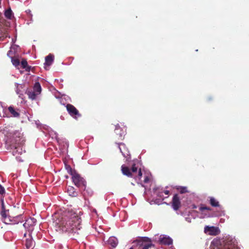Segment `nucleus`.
Segmentation results:
<instances>
[{"mask_svg": "<svg viewBox=\"0 0 249 249\" xmlns=\"http://www.w3.org/2000/svg\"><path fill=\"white\" fill-rule=\"evenodd\" d=\"M81 217L73 211L68 212L61 218L59 224L63 232L79 234L78 231L82 229Z\"/></svg>", "mask_w": 249, "mask_h": 249, "instance_id": "1", "label": "nucleus"}, {"mask_svg": "<svg viewBox=\"0 0 249 249\" xmlns=\"http://www.w3.org/2000/svg\"><path fill=\"white\" fill-rule=\"evenodd\" d=\"M136 244L137 249H149L155 247L150 238L147 237H142L138 240L134 241L133 243Z\"/></svg>", "mask_w": 249, "mask_h": 249, "instance_id": "2", "label": "nucleus"}, {"mask_svg": "<svg viewBox=\"0 0 249 249\" xmlns=\"http://www.w3.org/2000/svg\"><path fill=\"white\" fill-rule=\"evenodd\" d=\"M71 179L76 186L81 190H85L87 182L77 172L71 176Z\"/></svg>", "mask_w": 249, "mask_h": 249, "instance_id": "3", "label": "nucleus"}, {"mask_svg": "<svg viewBox=\"0 0 249 249\" xmlns=\"http://www.w3.org/2000/svg\"><path fill=\"white\" fill-rule=\"evenodd\" d=\"M66 109L69 114L72 117L77 119L81 117V114L76 107L71 104H68L66 105Z\"/></svg>", "mask_w": 249, "mask_h": 249, "instance_id": "4", "label": "nucleus"}, {"mask_svg": "<svg viewBox=\"0 0 249 249\" xmlns=\"http://www.w3.org/2000/svg\"><path fill=\"white\" fill-rule=\"evenodd\" d=\"M214 249H239L237 246L231 240L227 241L223 244H220Z\"/></svg>", "mask_w": 249, "mask_h": 249, "instance_id": "5", "label": "nucleus"}, {"mask_svg": "<svg viewBox=\"0 0 249 249\" xmlns=\"http://www.w3.org/2000/svg\"><path fill=\"white\" fill-rule=\"evenodd\" d=\"M204 232L209 235L215 236L218 235L220 231L218 227L206 226L204 228Z\"/></svg>", "mask_w": 249, "mask_h": 249, "instance_id": "6", "label": "nucleus"}, {"mask_svg": "<svg viewBox=\"0 0 249 249\" xmlns=\"http://www.w3.org/2000/svg\"><path fill=\"white\" fill-rule=\"evenodd\" d=\"M172 207L175 211L178 210L181 207V202L178 194H175L172 200Z\"/></svg>", "mask_w": 249, "mask_h": 249, "instance_id": "7", "label": "nucleus"}, {"mask_svg": "<svg viewBox=\"0 0 249 249\" xmlns=\"http://www.w3.org/2000/svg\"><path fill=\"white\" fill-rule=\"evenodd\" d=\"M36 220L35 218L30 217L26 220L23 225L25 229H28L29 231L32 230L33 227L36 224Z\"/></svg>", "mask_w": 249, "mask_h": 249, "instance_id": "8", "label": "nucleus"}, {"mask_svg": "<svg viewBox=\"0 0 249 249\" xmlns=\"http://www.w3.org/2000/svg\"><path fill=\"white\" fill-rule=\"evenodd\" d=\"M121 171L123 175L130 178H135L134 175L131 172L130 169L125 165H122L121 166Z\"/></svg>", "mask_w": 249, "mask_h": 249, "instance_id": "9", "label": "nucleus"}, {"mask_svg": "<svg viewBox=\"0 0 249 249\" xmlns=\"http://www.w3.org/2000/svg\"><path fill=\"white\" fill-rule=\"evenodd\" d=\"M54 60V56L52 54H49L45 57V62L44 63V68L47 69V67H49L52 65Z\"/></svg>", "mask_w": 249, "mask_h": 249, "instance_id": "10", "label": "nucleus"}, {"mask_svg": "<svg viewBox=\"0 0 249 249\" xmlns=\"http://www.w3.org/2000/svg\"><path fill=\"white\" fill-rule=\"evenodd\" d=\"M119 148L124 157L127 158L129 156V152L124 143H120L119 145Z\"/></svg>", "mask_w": 249, "mask_h": 249, "instance_id": "11", "label": "nucleus"}, {"mask_svg": "<svg viewBox=\"0 0 249 249\" xmlns=\"http://www.w3.org/2000/svg\"><path fill=\"white\" fill-rule=\"evenodd\" d=\"M160 244L165 245H170L173 243L172 239L168 237H164L161 238H160L159 240Z\"/></svg>", "mask_w": 249, "mask_h": 249, "instance_id": "12", "label": "nucleus"}, {"mask_svg": "<svg viewBox=\"0 0 249 249\" xmlns=\"http://www.w3.org/2000/svg\"><path fill=\"white\" fill-rule=\"evenodd\" d=\"M9 112L11 114V117L18 118L20 116L19 113L18 112V110H16L14 107L12 106H10L8 108Z\"/></svg>", "mask_w": 249, "mask_h": 249, "instance_id": "13", "label": "nucleus"}, {"mask_svg": "<svg viewBox=\"0 0 249 249\" xmlns=\"http://www.w3.org/2000/svg\"><path fill=\"white\" fill-rule=\"evenodd\" d=\"M107 243L108 245H110L112 247L115 248L117 246L118 244V240L115 237H110L107 240Z\"/></svg>", "mask_w": 249, "mask_h": 249, "instance_id": "14", "label": "nucleus"}, {"mask_svg": "<svg viewBox=\"0 0 249 249\" xmlns=\"http://www.w3.org/2000/svg\"><path fill=\"white\" fill-rule=\"evenodd\" d=\"M22 221H23V218L22 217L21 214H20L18 216L13 217L12 220L9 219V221L12 222L11 223L12 224H18L19 222H22Z\"/></svg>", "mask_w": 249, "mask_h": 249, "instance_id": "15", "label": "nucleus"}, {"mask_svg": "<svg viewBox=\"0 0 249 249\" xmlns=\"http://www.w3.org/2000/svg\"><path fill=\"white\" fill-rule=\"evenodd\" d=\"M21 66L22 69H25L27 71H30L31 66L28 65L27 61L26 59H23L21 62Z\"/></svg>", "mask_w": 249, "mask_h": 249, "instance_id": "16", "label": "nucleus"}, {"mask_svg": "<svg viewBox=\"0 0 249 249\" xmlns=\"http://www.w3.org/2000/svg\"><path fill=\"white\" fill-rule=\"evenodd\" d=\"M68 193L71 196H76L77 195V192L75 191L74 187L69 186L67 189Z\"/></svg>", "mask_w": 249, "mask_h": 249, "instance_id": "17", "label": "nucleus"}, {"mask_svg": "<svg viewBox=\"0 0 249 249\" xmlns=\"http://www.w3.org/2000/svg\"><path fill=\"white\" fill-rule=\"evenodd\" d=\"M27 94L28 97L32 100L35 99L38 95L35 91L32 90L27 91Z\"/></svg>", "mask_w": 249, "mask_h": 249, "instance_id": "18", "label": "nucleus"}, {"mask_svg": "<svg viewBox=\"0 0 249 249\" xmlns=\"http://www.w3.org/2000/svg\"><path fill=\"white\" fill-rule=\"evenodd\" d=\"M33 90L35 91L37 94L40 93L41 91V86L39 82H36L34 86Z\"/></svg>", "mask_w": 249, "mask_h": 249, "instance_id": "19", "label": "nucleus"}, {"mask_svg": "<svg viewBox=\"0 0 249 249\" xmlns=\"http://www.w3.org/2000/svg\"><path fill=\"white\" fill-rule=\"evenodd\" d=\"M210 203L212 206L214 207H219L220 206L219 202L212 197H210Z\"/></svg>", "mask_w": 249, "mask_h": 249, "instance_id": "20", "label": "nucleus"}, {"mask_svg": "<svg viewBox=\"0 0 249 249\" xmlns=\"http://www.w3.org/2000/svg\"><path fill=\"white\" fill-rule=\"evenodd\" d=\"M33 242L32 239L30 238H27L25 240V245L26 246L27 249H29L31 248L33 246Z\"/></svg>", "mask_w": 249, "mask_h": 249, "instance_id": "21", "label": "nucleus"}, {"mask_svg": "<svg viewBox=\"0 0 249 249\" xmlns=\"http://www.w3.org/2000/svg\"><path fill=\"white\" fill-rule=\"evenodd\" d=\"M65 169L67 171L68 173L71 176L73 175L76 172L75 170H73L70 165L65 164Z\"/></svg>", "mask_w": 249, "mask_h": 249, "instance_id": "22", "label": "nucleus"}, {"mask_svg": "<svg viewBox=\"0 0 249 249\" xmlns=\"http://www.w3.org/2000/svg\"><path fill=\"white\" fill-rule=\"evenodd\" d=\"M11 61L13 65L16 67H18L20 65L19 60L16 57H11Z\"/></svg>", "mask_w": 249, "mask_h": 249, "instance_id": "23", "label": "nucleus"}, {"mask_svg": "<svg viewBox=\"0 0 249 249\" xmlns=\"http://www.w3.org/2000/svg\"><path fill=\"white\" fill-rule=\"evenodd\" d=\"M12 15L13 13L11 9L6 10L4 13L5 17L8 19H11Z\"/></svg>", "mask_w": 249, "mask_h": 249, "instance_id": "24", "label": "nucleus"}, {"mask_svg": "<svg viewBox=\"0 0 249 249\" xmlns=\"http://www.w3.org/2000/svg\"><path fill=\"white\" fill-rule=\"evenodd\" d=\"M22 148L20 147L16 146L15 147V149L13 151V153L14 155H16L17 154H20L22 153Z\"/></svg>", "mask_w": 249, "mask_h": 249, "instance_id": "25", "label": "nucleus"}, {"mask_svg": "<svg viewBox=\"0 0 249 249\" xmlns=\"http://www.w3.org/2000/svg\"><path fill=\"white\" fill-rule=\"evenodd\" d=\"M177 189L180 194H184L188 192L187 188L186 187H178L177 188Z\"/></svg>", "mask_w": 249, "mask_h": 249, "instance_id": "26", "label": "nucleus"}, {"mask_svg": "<svg viewBox=\"0 0 249 249\" xmlns=\"http://www.w3.org/2000/svg\"><path fill=\"white\" fill-rule=\"evenodd\" d=\"M199 210L200 211L203 212L204 210L211 211L212 209L209 207H207L203 204H201L199 208Z\"/></svg>", "mask_w": 249, "mask_h": 249, "instance_id": "27", "label": "nucleus"}, {"mask_svg": "<svg viewBox=\"0 0 249 249\" xmlns=\"http://www.w3.org/2000/svg\"><path fill=\"white\" fill-rule=\"evenodd\" d=\"M131 172L132 173V174L133 175L134 173H137L138 171V167L136 166V164L134 163L131 169H130Z\"/></svg>", "mask_w": 249, "mask_h": 249, "instance_id": "28", "label": "nucleus"}, {"mask_svg": "<svg viewBox=\"0 0 249 249\" xmlns=\"http://www.w3.org/2000/svg\"><path fill=\"white\" fill-rule=\"evenodd\" d=\"M5 193V189L3 187H2L0 184V195H3Z\"/></svg>", "mask_w": 249, "mask_h": 249, "instance_id": "29", "label": "nucleus"}, {"mask_svg": "<svg viewBox=\"0 0 249 249\" xmlns=\"http://www.w3.org/2000/svg\"><path fill=\"white\" fill-rule=\"evenodd\" d=\"M1 216H2L3 218H4L5 220H6V218H7V216H6V213H5V211L3 210V211H1Z\"/></svg>", "mask_w": 249, "mask_h": 249, "instance_id": "30", "label": "nucleus"}, {"mask_svg": "<svg viewBox=\"0 0 249 249\" xmlns=\"http://www.w3.org/2000/svg\"><path fill=\"white\" fill-rule=\"evenodd\" d=\"M7 36V35L6 33H3V35L0 36V40H3L4 38H6Z\"/></svg>", "mask_w": 249, "mask_h": 249, "instance_id": "31", "label": "nucleus"}, {"mask_svg": "<svg viewBox=\"0 0 249 249\" xmlns=\"http://www.w3.org/2000/svg\"><path fill=\"white\" fill-rule=\"evenodd\" d=\"M142 176V171H141V169L140 168L139 169V171H138V177L139 178V179H140L141 178Z\"/></svg>", "mask_w": 249, "mask_h": 249, "instance_id": "32", "label": "nucleus"}, {"mask_svg": "<svg viewBox=\"0 0 249 249\" xmlns=\"http://www.w3.org/2000/svg\"><path fill=\"white\" fill-rule=\"evenodd\" d=\"M149 178L148 177H145L144 179V183H147L149 181Z\"/></svg>", "mask_w": 249, "mask_h": 249, "instance_id": "33", "label": "nucleus"}, {"mask_svg": "<svg viewBox=\"0 0 249 249\" xmlns=\"http://www.w3.org/2000/svg\"><path fill=\"white\" fill-rule=\"evenodd\" d=\"M129 249H137V248L136 247V244H133V246L130 248Z\"/></svg>", "mask_w": 249, "mask_h": 249, "instance_id": "34", "label": "nucleus"}, {"mask_svg": "<svg viewBox=\"0 0 249 249\" xmlns=\"http://www.w3.org/2000/svg\"><path fill=\"white\" fill-rule=\"evenodd\" d=\"M164 192V193L165 195H169V191H168V190H165V191H164V192Z\"/></svg>", "mask_w": 249, "mask_h": 249, "instance_id": "35", "label": "nucleus"}, {"mask_svg": "<svg viewBox=\"0 0 249 249\" xmlns=\"http://www.w3.org/2000/svg\"><path fill=\"white\" fill-rule=\"evenodd\" d=\"M1 203H2V209H4V203H3V199H1Z\"/></svg>", "mask_w": 249, "mask_h": 249, "instance_id": "36", "label": "nucleus"}, {"mask_svg": "<svg viewBox=\"0 0 249 249\" xmlns=\"http://www.w3.org/2000/svg\"><path fill=\"white\" fill-rule=\"evenodd\" d=\"M10 52H11V51H9V52H8V53H7V54H8V55H9V53H10Z\"/></svg>", "mask_w": 249, "mask_h": 249, "instance_id": "37", "label": "nucleus"}, {"mask_svg": "<svg viewBox=\"0 0 249 249\" xmlns=\"http://www.w3.org/2000/svg\"><path fill=\"white\" fill-rule=\"evenodd\" d=\"M66 178H68V176H66Z\"/></svg>", "mask_w": 249, "mask_h": 249, "instance_id": "38", "label": "nucleus"}, {"mask_svg": "<svg viewBox=\"0 0 249 249\" xmlns=\"http://www.w3.org/2000/svg\"><path fill=\"white\" fill-rule=\"evenodd\" d=\"M26 233H24V236H26Z\"/></svg>", "mask_w": 249, "mask_h": 249, "instance_id": "39", "label": "nucleus"}]
</instances>
